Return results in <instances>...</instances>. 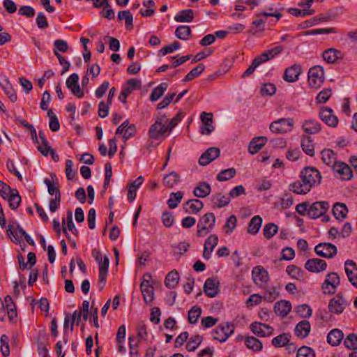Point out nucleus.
<instances>
[{
    "label": "nucleus",
    "instance_id": "obj_62",
    "mask_svg": "<svg viewBox=\"0 0 357 357\" xmlns=\"http://www.w3.org/2000/svg\"><path fill=\"white\" fill-rule=\"evenodd\" d=\"M276 86L275 84L272 83H265L261 87V94L262 96H271L275 93Z\"/></svg>",
    "mask_w": 357,
    "mask_h": 357
},
{
    "label": "nucleus",
    "instance_id": "obj_43",
    "mask_svg": "<svg viewBox=\"0 0 357 357\" xmlns=\"http://www.w3.org/2000/svg\"><path fill=\"white\" fill-rule=\"evenodd\" d=\"M278 231V227L277 225L273 222H269L265 225L263 234L264 238L266 239L271 238L275 234H276Z\"/></svg>",
    "mask_w": 357,
    "mask_h": 357
},
{
    "label": "nucleus",
    "instance_id": "obj_28",
    "mask_svg": "<svg viewBox=\"0 0 357 357\" xmlns=\"http://www.w3.org/2000/svg\"><path fill=\"white\" fill-rule=\"evenodd\" d=\"M344 337V334L339 329L331 330L327 335V341L332 346H337Z\"/></svg>",
    "mask_w": 357,
    "mask_h": 357
},
{
    "label": "nucleus",
    "instance_id": "obj_14",
    "mask_svg": "<svg viewBox=\"0 0 357 357\" xmlns=\"http://www.w3.org/2000/svg\"><path fill=\"white\" fill-rule=\"evenodd\" d=\"M301 72V66L297 63L294 64L284 70L283 79L287 82H295L298 79Z\"/></svg>",
    "mask_w": 357,
    "mask_h": 357
},
{
    "label": "nucleus",
    "instance_id": "obj_19",
    "mask_svg": "<svg viewBox=\"0 0 357 357\" xmlns=\"http://www.w3.org/2000/svg\"><path fill=\"white\" fill-rule=\"evenodd\" d=\"M311 331V325L307 320H303L298 323L294 328L295 335L301 339L307 337Z\"/></svg>",
    "mask_w": 357,
    "mask_h": 357
},
{
    "label": "nucleus",
    "instance_id": "obj_39",
    "mask_svg": "<svg viewBox=\"0 0 357 357\" xmlns=\"http://www.w3.org/2000/svg\"><path fill=\"white\" fill-rule=\"evenodd\" d=\"M1 86L10 100L15 102L17 100V94L10 82L8 79H5L4 83H1Z\"/></svg>",
    "mask_w": 357,
    "mask_h": 357
},
{
    "label": "nucleus",
    "instance_id": "obj_53",
    "mask_svg": "<svg viewBox=\"0 0 357 357\" xmlns=\"http://www.w3.org/2000/svg\"><path fill=\"white\" fill-rule=\"evenodd\" d=\"M201 316V308L197 306H193L188 312V321L190 324H195L197 322Z\"/></svg>",
    "mask_w": 357,
    "mask_h": 357
},
{
    "label": "nucleus",
    "instance_id": "obj_44",
    "mask_svg": "<svg viewBox=\"0 0 357 357\" xmlns=\"http://www.w3.org/2000/svg\"><path fill=\"white\" fill-rule=\"evenodd\" d=\"M265 30V21H262L261 18H257L252 22V26L249 29V32L252 35H256L259 31Z\"/></svg>",
    "mask_w": 357,
    "mask_h": 357
},
{
    "label": "nucleus",
    "instance_id": "obj_35",
    "mask_svg": "<svg viewBox=\"0 0 357 357\" xmlns=\"http://www.w3.org/2000/svg\"><path fill=\"white\" fill-rule=\"evenodd\" d=\"M323 162L328 166L333 167L335 163H337L335 153L331 149H326L321 151Z\"/></svg>",
    "mask_w": 357,
    "mask_h": 357
},
{
    "label": "nucleus",
    "instance_id": "obj_34",
    "mask_svg": "<svg viewBox=\"0 0 357 357\" xmlns=\"http://www.w3.org/2000/svg\"><path fill=\"white\" fill-rule=\"evenodd\" d=\"M142 86V82L140 80L136 78H131L128 79L126 84L123 86V90L129 96L132 91L139 89Z\"/></svg>",
    "mask_w": 357,
    "mask_h": 357
},
{
    "label": "nucleus",
    "instance_id": "obj_27",
    "mask_svg": "<svg viewBox=\"0 0 357 357\" xmlns=\"http://www.w3.org/2000/svg\"><path fill=\"white\" fill-rule=\"evenodd\" d=\"M4 307L7 310L8 317L10 321H13L17 317V309L11 296L7 295L3 300Z\"/></svg>",
    "mask_w": 357,
    "mask_h": 357
},
{
    "label": "nucleus",
    "instance_id": "obj_29",
    "mask_svg": "<svg viewBox=\"0 0 357 357\" xmlns=\"http://www.w3.org/2000/svg\"><path fill=\"white\" fill-rule=\"evenodd\" d=\"M245 346L255 352L260 351L263 348L262 342L257 337L253 336H247L245 337Z\"/></svg>",
    "mask_w": 357,
    "mask_h": 357
},
{
    "label": "nucleus",
    "instance_id": "obj_4",
    "mask_svg": "<svg viewBox=\"0 0 357 357\" xmlns=\"http://www.w3.org/2000/svg\"><path fill=\"white\" fill-rule=\"evenodd\" d=\"M167 122L168 118L165 114L158 118L149 129V134L150 137L152 139H158L167 132H169V128L167 125Z\"/></svg>",
    "mask_w": 357,
    "mask_h": 357
},
{
    "label": "nucleus",
    "instance_id": "obj_48",
    "mask_svg": "<svg viewBox=\"0 0 357 357\" xmlns=\"http://www.w3.org/2000/svg\"><path fill=\"white\" fill-rule=\"evenodd\" d=\"M191 30L189 26L181 25L178 26L176 31V36L181 40H187L190 35Z\"/></svg>",
    "mask_w": 357,
    "mask_h": 357
},
{
    "label": "nucleus",
    "instance_id": "obj_32",
    "mask_svg": "<svg viewBox=\"0 0 357 357\" xmlns=\"http://www.w3.org/2000/svg\"><path fill=\"white\" fill-rule=\"evenodd\" d=\"M179 275L178 271L173 270L167 275L165 280V284L166 287L173 289L177 285Z\"/></svg>",
    "mask_w": 357,
    "mask_h": 357
},
{
    "label": "nucleus",
    "instance_id": "obj_45",
    "mask_svg": "<svg viewBox=\"0 0 357 357\" xmlns=\"http://www.w3.org/2000/svg\"><path fill=\"white\" fill-rule=\"evenodd\" d=\"M296 313L303 318H309L312 316V310L307 304L300 305L295 308Z\"/></svg>",
    "mask_w": 357,
    "mask_h": 357
},
{
    "label": "nucleus",
    "instance_id": "obj_16",
    "mask_svg": "<svg viewBox=\"0 0 357 357\" xmlns=\"http://www.w3.org/2000/svg\"><path fill=\"white\" fill-rule=\"evenodd\" d=\"M326 262L321 259H310L305 264V268L310 272L319 273L326 270Z\"/></svg>",
    "mask_w": 357,
    "mask_h": 357
},
{
    "label": "nucleus",
    "instance_id": "obj_17",
    "mask_svg": "<svg viewBox=\"0 0 357 357\" xmlns=\"http://www.w3.org/2000/svg\"><path fill=\"white\" fill-rule=\"evenodd\" d=\"M218 238L215 234H211L207 238L204 243V249L202 253V256L205 259H209L211 258V253L218 245Z\"/></svg>",
    "mask_w": 357,
    "mask_h": 357
},
{
    "label": "nucleus",
    "instance_id": "obj_20",
    "mask_svg": "<svg viewBox=\"0 0 357 357\" xmlns=\"http://www.w3.org/2000/svg\"><path fill=\"white\" fill-rule=\"evenodd\" d=\"M273 310L277 315L284 317L291 312V305L289 301L281 300L275 303Z\"/></svg>",
    "mask_w": 357,
    "mask_h": 357
},
{
    "label": "nucleus",
    "instance_id": "obj_13",
    "mask_svg": "<svg viewBox=\"0 0 357 357\" xmlns=\"http://www.w3.org/2000/svg\"><path fill=\"white\" fill-rule=\"evenodd\" d=\"M252 273L253 281L257 285L266 284L269 280L268 273L261 266H255Z\"/></svg>",
    "mask_w": 357,
    "mask_h": 357
},
{
    "label": "nucleus",
    "instance_id": "obj_12",
    "mask_svg": "<svg viewBox=\"0 0 357 357\" xmlns=\"http://www.w3.org/2000/svg\"><path fill=\"white\" fill-rule=\"evenodd\" d=\"M332 170L338 174L342 180H350L353 177V172L351 167L344 162L339 161L335 163Z\"/></svg>",
    "mask_w": 357,
    "mask_h": 357
},
{
    "label": "nucleus",
    "instance_id": "obj_49",
    "mask_svg": "<svg viewBox=\"0 0 357 357\" xmlns=\"http://www.w3.org/2000/svg\"><path fill=\"white\" fill-rule=\"evenodd\" d=\"M201 344V337L198 335H192L187 342L185 348L188 351H195Z\"/></svg>",
    "mask_w": 357,
    "mask_h": 357
},
{
    "label": "nucleus",
    "instance_id": "obj_60",
    "mask_svg": "<svg viewBox=\"0 0 357 357\" xmlns=\"http://www.w3.org/2000/svg\"><path fill=\"white\" fill-rule=\"evenodd\" d=\"M324 282H328L330 283L331 286L335 287L337 289L340 283V278L337 273L331 272L327 274Z\"/></svg>",
    "mask_w": 357,
    "mask_h": 357
},
{
    "label": "nucleus",
    "instance_id": "obj_26",
    "mask_svg": "<svg viewBox=\"0 0 357 357\" xmlns=\"http://www.w3.org/2000/svg\"><path fill=\"white\" fill-rule=\"evenodd\" d=\"M16 229L17 230L18 233L20 234L22 236H24V235H26L27 233L23 229V228L19 224L17 223L16 227L15 228L13 222L12 223L9 222L8 228L6 229L8 236L10 237V238L13 243L17 244L20 243V239L14 235V232L16 231Z\"/></svg>",
    "mask_w": 357,
    "mask_h": 357
},
{
    "label": "nucleus",
    "instance_id": "obj_21",
    "mask_svg": "<svg viewBox=\"0 0 357 357\" xmlns=\"http://www.w3.org/2000/svg\"><path fill=\"white\" fill-rule=\"evenodd\" d=\"M220 150L217 147H210L202 153V166L207 165L220 156Z\"/></svg>",
    "mask_w": 357,
    "mask_h": 357
},
{
    "label": "nucleus",
    "instance_id": "obj_47",
    "mask_svg": "<svg viewBox=\"0 0 357 357\" xmlns=\"http://www.w3.org/2000/svg\"><path fill=\"white\" fill-rule=\"evenodd\" d=\"M183 198V192H172L170 194V198L167 201V204L169 208L174 209L175 208L178 204L181 202V199Z\"/></svg>",
    "mask_w": 357,
    "mask_h": 357
},
{
    "label": "nucleus",
    "instance_id": "obj_52",
    "mask_svg": "<svg viewBox=\"0 0 357 357\" xmlns=\"http://www.w3.org/2000/svg\"><path fill=\"white\" fill-rule=\"evenodd\" d=\"M344 344L347 348L350 350L357 349V335L354 333L349 334L344 340Z\"/></svg>",
    "mask_w": 357,
    "mask_h": 357
},
{
    "label": "nucleus",
    "instance_id": "obj_24",
    "mask_svg": "<svg viewBox=\"0 0 357 357\" xmlns=\"http://www.w3.org/2000/svg\"><path fill=\"white\" fill-rule=\"evenodd\" d=\"M332 213L339 221L343 220L348 213V208L345 204L336 202L332 208Z\"/></svg>",
    "mask_w": 357,
    "mask_h": 357
},
{
    "label": "nucleus",
    "instance_id": "obj_6",
    "mask_svg": "<svg viewBox=\"0 0 357 357\" xmlns=\"http://www.w3.org/2000/svg\"><path fill=\"white\" fill-rule=\"evenodd\" d=\"M294 122L293 119L282 118L272 122L269 128L271 132L278 134H284L292 130Z\"/></svg>",
    "mask_w": 357,
    "mask_h": 357
},
{
    "label": "nucleus",
    "instance_id": "obj_30",
    "mask_svg": "<svg viewBox=\"0 0 357 357\" xmlns=\"http://www.w3.org/2000/svg\"><path fill=\"white\" fill-rule=\"evenodd\" d=\"M178 22H190L194 19V13L191 9H184L179 11L174 17Z\"/></svg>",
    "mask_w": 357,
    "mask_h": 357
},
{
    "label": "nucleus",
    "instance_id": "obj_46",
    "mask_svg": "<svg viewBox=\"0 0 357 357\" xmlns=\"http://www.w3.org/2000/svg\"><path fill=\"white\" fill-rule=\"evenodd\" d=\"M236 171L234 168H229L222 170L217 175V180L219 181H226L235 176Z\"/></svg>",
    "mask_w": 357,
    "mask_h": 357
},
{
    "label": "nucleus",
    "instance_id": "obj_42",
    "mask_svg": "<svg viewBox=\"0 0 357 357\" xmlns=\"http://www.w3.org/2000/svg\"><path fill=\"white\" fill-rule=\"evenodd\" d=\"M204 225L202 227V231L208 233L214 227L215 218L213 213H208L204 215Z\"/></svg>",
    "mask_w": 357,
    "mask_h": 357
},
{
    "label": "nucleus",
    "instance_id": "obj_1",
    "mask_svg": "<svg viewBox=\"0 0 357 357\" xmlns=\"http://www.w3.org/2000/svg\"><path fill=\"white\" fill-rule=\"evenodd\" d=\"M300 181L291 183L289 190L296 195H305L321 183L320 172L313 167H305L300 174Z\"/></svg>",
    "mask_w": 357,
    "mask_h": 357
},
{
    "label": "nucleus",
    "instance_id": "obj_40",
    "mask_svg": "<svg viewBox=\"0 0 357 357\" xmlns=\"http://www.w3.org/2000/svg\"><path fill=\"white\" fill-rule=\"evenodd\" d=\"M301 147L303 151L310 156L314 155V148L311 138L308 136L303 138L301 141Z\"/></svg>",
    "mask_w": 357,
    "mask_h": 357
},
{
    "label": "nucleus",
    "instance_id": "obj_64",
    "mask_svg": "<svg viewBox=\"0 0 357 357\" xmlns=\"http://www.w3.org/2000/svg\"><path fill=\"white\" fill-rule=\"evenodd\" d=\"M314 351L309 347L303 346L297 351L296 357H314Z\"/></svg>",
    "mask_w": 357,
    "mask_h": 357
},
{
    "label": "nucleus",
    "instance_id": "obj_31",
    "mask_svg": "<svg viewBox=\"0 0 357 357\" xmlns=\"http://www.w3.org/2000/svg\"><path fill=\"white\" fill-rule=\"evenodd\" d=\"M262 221V218L260 215L254 216L250 221L248 232L253 235L257 234L261 227Z\"/></svg>",
    "mask_w": 357,
    "mask_h": 357
},
{
    "label": "nucleus",
    "instance_id": "obj_5",
    "mask_svg": "<svg viewBox=\"0 0 357 357\" xmlns=\"http://www.w3.org/2000/svg\"><path fill=\"white\" fill-rule=\"evenodd\" d=\"M324 71L323 67L314 66L308 71V84L311 88L318 89L324 82Z\"/></svg>",
    "mask_w": 357,
    "mask_h": 357
},
{
    "label": "nucleus",
    "instance_id": "obj_11",
    "mask_svg": "<svg viewBox=\"0 0 357 357\" xmlns=\"http://www.w3.org/2000/svg\"><path fill=\"white\" fill-rule=\"evenodd\" d=\"M220 282L216 277L206 279L203 289L206 296L210 298L216 296L219 292Z\"/></svg>",
    "mask_w": 357,
    "mask_h": 357
},
{
    "label": "nucleus",
    "instance_id": "obj_61",
    "mask_svg": "<svg viewBox=\"0 0 357 357\" xmlns=\"http://www.w3.org/2000/svg\"><path fill=\"white\" fill-rule=\"evenodd\" d=\"M148 333L146 331V326L144 323H142L138 325L137 328V337H135L136 342L139 343L143 340H146V337L147 336Z\"/></svg>",
    "mask_w": 357,
    "mask_h": 357
},
{
    "label": "nucleus",
    "instance_id": "obj_25",
    "mask_svg": "<svg viewBox=\"0 0 357 357\" xmlns=\"http://www.w3.org/2000/svg\"><path fill=\"white\" fill-rule=\"evenodd\" d=\"M302 128L305 133L308 135H314L321 130V127L320 123L315 120L308 119L303 122Z\"/></svg>",
    "mask_w": 357,
    "mask_h": 357
},
{
    "label": "nucleus",
    "instance_id": "obj_33",
    "mask_svg": "<svg viewBox=\"0 0 357 357\" xmlns=\"http://www.w3.org/2000/svg\"><path fill=\"white\" fill-rule=\"evenodd\" d=\"M230 198L225 195L218 193L212 197L211 202L214 206L217 208H222L227 206L230 203Z\"/></svg>",
    "mask_w": 357,
    "mask_h": 357
},
{
    "label": "nucleus",
    "instance_id": "obj_38",
    "mask_svg": "<svg viewBox=\"0 0 357 357\" xmlns=\"http://www.w3.org/2000/svg\"><path fill=\"white\" fill-rule=\"evenodd\" d=\"M179 178V175L176 172H172L164 177L163 184L166 187L172 188L175 184L180 181Z\"/></svg>",
    "mask_w": 357,
    "mask_h": 357
},
{
    "label": "nucleus",
    "instance_id": "obj_3",
    "mask_svg": "<svg viewBox=\"0 0 357 357\" xmlns=\"http://www.w3.org/2000/svg\"><path fill=\"white\" fill-rule=\"evenodd\" d=\"M234 324L225 322L219 324L211 332L213 339L220 342H225L234 333Z\"/></svg>",
    "mask_w": 357,
    "mask_h": 357
},
{
    "label": "nucleus",
    "instance_id": "obj_55",
    "mask_svg": "<svg viewBox=\"0 0 357 357\" xmlns=\"http://www.w3.org/2000/svg\"><path fill=\"white\" fill-rule=\"evenodd\" d=\"M99 275L101 277V280H102L105 276H107L109 265V259L107 256L105 255L103 257V260L101 262H99Z\"/></svg>",
    "mask_w": 357,
    "mask_h": 357
},
{
    "label": "nucleus",
    "instance_id": "obj_15",
    "mask_svg": "<svg viewBox=\"0 0 357 357\" xmlns=\"http://www.w3.org/2000/svg\"><path fill=\"white\" fill-rule=\"evenodd\" d=\"M344 269L349 281L357 288V266L352 260H347L344 264Z\"/></svg>",
    "mask_w": 357,
    "mask_h": 357
},
{
    "label": "nucleus",
    "instance_id": "obj_54",
    "mask_svg": "<svg viewBox=\"0 0 357 357\" xmlns=\"http://www.w3.org/2000/svg\"><path fill=\"white\" fill-rule=\"evenodd\" d=\"M195 202L199 203L201 205V202L198 199L189 200L184 204L185 211L188 213H197L199 212L201 207L197 206Z\"/></svg>",
    "mask_w": 357,
    "mask_h": 357
},
{
    "label": "nucleus",
    "instance_id": "obj_23",
    "mask_svg": "<svg viewBox=\"0 0 357 357\" xmlns=\"http://www.w3.org/2000/svg\"><path fill=\"white\" fill-rule=\"evenodd\" d=\"M267 142V138L264 136L257 137L252 139L248 145V151L252 155L257 153Z\"/></svg>",
    "mask_w": 357,
    "mask_h": 357
},
{
    "label": "nucleus",
    "instance_id": "obj_37",
    "mask_svg": "<svg viewBox=\"0 0 357 357\" xmlns=\"http://www.w3.org/2000/svg\"><path fill=\"white\" fill-rule=\"evenodd\" d=\"M168 88V84L162 82L152 91L150 95V100L153 102L158 100Z\"/></svg>",
    "mask_w": 357,
    "mask_h": 357
},
{
    "label": "nucleus",
    "instance_id": "obj_10",
    "mask_svg": "<svg viewBox=\"0 0 357 357\" xmlns=\"http://www.w3.org/2000/svg\"><path fill=\"white\" fill-rule=\"evenodd\" d=\"M319 116L322 121L330 127L335 128L338 124V119L333 114V109L330 107H321Z\"/></svg>",
    "mask_w": 357,
    "mask_h": 357
},
{
    "label": "nucleus",
    "instance_id": "obj_36",
    "mask_svg": "<svg viewBox=\"0 0 357 357\" xmlns=\"http://www.w3.org/2000/svg\"><path fill=\"white\" fill-rule=\"evenodd\" d=\"M6 199L8 200L9 207L12 210L17 209L22 201L21 197L17 190L15 188L13 189L12 194H10Z\"/></svg>",
    "mask_w": 357,
    "mask_h": 357
},
{
    "label": "nucleus",
    "instance_id": "obj_22",
    "mask_svg": "<svg viewBox=\"0 0 357 357\" xmlns=\"http://www.w3.org/2000/svg\"><path fill=\"white\" fill-rule=\"evenodd\" d=\"M322 57L328 63H334L339 59H342L343 55L340 51L330 48L323 52Z\"/></svg>",
    "mask_w": 357,
    "mask_h": 357
},
{
    "label": "nucleus",
    "instance_id": "obj_50",
    "mask_svg": "<svg viewBox=\"0 0 357 357\" xmlns=\"http://www.w3.org/2000/svg\"><path fill=\"white\" fill-rule=\"evenodd\" d=\"M44 183L47 186V191L50 195H54V197H61L58 183H56V185H55L54 183L48 178H45Z\"/></svg>",
    "mask_w": 357,
    "mask_h": 357
},
{
    "label": "nucleus",
    "instance_id": "obj_7",
    "mask_svg": "<svg viewBox=\"0 0 357 357\" xmlns=\"http://www.w3.org/2000/svg\"><path fill=\"white\" fill-rule=\"evenodd\" d=\"M316 254L321 257L333 258L337 252V248L330 243H320L314 248Z\"/></svg>",
    "mask_w": 357,
    "mask_h": 357
},
{
    "label": "nucleus",
    "instance_id": "obj_58",
    "mask_svg": "<svg viewBox=\"0 0 357 357\" xmlns=\"http://www.w3.org/2000/svg\"><path fill=\"white\" fill-rule=\"evenodd\" d=\"M8 337L3 334L0 338L1 351L3 357H8L10 354V348L8 344Z\"/></svg>",
    "mask_w": 357,
    "mask_h": 357
},
{
    "label": "nucleus",
    "instance_id": "obj_57",
    "mask_svg": "<svg viewBox=\"0 0 357 357\" xmlns=\"http://www.w3.org/2000/svg\"><path fill=\"white\" fill-rule=\"evenodd\" d=\"M288 13L296 17H305L307 15H313L315 13V11L314 10L312 9L300 10L298 8H291L288 9Z\"/></svg>",
    "mask_w": 357,
    "mask_h": 357
},
{
    "label": "nucleus",
    "instance_id": "obj_2",
    "mask_svg": "<svg viewBox=\"0 0 357 357\" xmlns=\"http://www.w3.org/2000/svg\"><path fill=\"white\" fill-rule=\"evenodd\" d=\"M329 208V202L326 201L315 202L312 204L308 202H304L296 206V211L301 215H307L311 219H317L324 216Z\"/></svg>",
    "mask_w": 357,
    "mask_h": 357
},
{
    "label": "nucleus",
    "instance_id": "obj_59",
    "mask_svg": "<svg viewBox=\"0 0 357 357\" xmlns=\"http://www.w3.org/2000/svg\"><path fill=\"white\" fill-rule=\"evenodd\" d=\"M331 95L332 90L331 88L324 89L317 94L316 101L318 103H325L330 98Z\"/></svg>",
    "mask_w": 357,
    "mask_h": 357
},
{
    "label": "nucleus",
    "instance_id": "obj_41",
    "mask_svg": "<svg viewBox=\"0 0 357 357\" xmlns=\"http://www.w3.org/2000/svg\"><path fill=\"white\" fill-rule=\"evenodd\" d=\"M291 335L289 333L280 334L272 340V344L275 347H282L290 341Z\"/></svg>",
    "mask_w": 357,
    "mask_h": 357
},
{
    "label": "nucleus",
    "instance_id": "obj_51",
    "mask_svg": "<svg viewBox=\"0 0 357 357\" xmlns=\"http://www.w3.org/2000/svg\"><path fill=\"white\" fill-rule=\"evenodd\" d=\"M287 273L292 278L301 280L303 275V271L298 267L294 265H289L286 269Z\"/></svg>",
    "mask_w": 357,
    "mask_h": 357
},
{
    "label": "nucleus",
    "instance_id": "obj_56",
    "mask_svg": "<svg viewBox=\"0 0 357 357\" xmlns=\"http://www.w3.org/2000/svg\"><path fill=\"white\" fill-rule=\"evenodd\" d=\"M142 294L144 297V302L146 304H151L154 299V289L153 287H144L141 289Z\"/></svg>",
    "mask_w": 357,
    "mask_h": 357
},
{
    "label": "nucleus",
    "instance_id": "obj_63",
    "mask_svg": "<svg viewBox=\"0 0 357 357\" xmlns=\"http://www.w3.org/2000/svg\"><path fill=\"white\" fill-rule=\"evenodd\" d=\"M236 224H237V218H236V217L234 215H230L227 218V220L226 221V223H225V225L224 226V228L225 229H227V230H225V233L226 234L231 233L234 230V229L236 228Z\"/></svg>",
    "mask_w": 357,
    "mask_h": 357
},
{
    "label": "nucleus",
    "instance_id": "obj_9",
    "mask_svg": "<svg viewBox=\"0 0 357 357\" xmlns=\"http://www.w3.org/2000/svg\"><path fill=\"white\" fill-rule=\"evenodd\" d=\"M250 331L259 337H269L273 333L272 326L258 321L253 322L250 326Z\"/></svg>",
    "mask_w": 357,
    "mask_h": 357
},
{
    "label": "nucleus",
    "instance_id": "obj_18",
    "mask_svg": "<svg viewBox=\"0 0 357 357\" xmlns=\"http://www.w3.org/2000/svg\"><path fill=\"white\" fill-rule=\"evenodd\" d=\"M214 130L213 114L202 112V135H210Z\"/></svg>",
    "mask_w": 357,
    "mask_h": 357
},
{
    "label": "nucleus",
    "instance_id": "obj_8",
    "mask_svg": "<svg viewBox=\"0 0 357 357\" xmlns=\"http://www.w3.org/2000/svg\"><path fill=\"white\" fill-rule=\"evenodd\" d=\"M347 305L343 294L340 292L330 300L328 307L330 312L340 314L344 310Z\"/></svg>",
    "mask_w": 357,
    "mask_h": 357
}]
</instances>
